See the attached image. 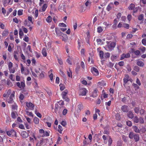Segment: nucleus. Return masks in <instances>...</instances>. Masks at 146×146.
<instances>
[{"label": "nucleus", "mask_w": 146, "mask_h": 146, "mask_svg": "<svg viewBox=\"0 0 146 146\" xmlns=\"http://www.w3.org/2000/svg\"><path fill=\"white\" fill-rule=\"evenodd\" d=\"M98 90L96 89H95L94 90L92 96L94 98L98 96Z\"/></svg>", "instance_id": "20"}, {"label": "nucleus", "mask_w": 146, "mask_h": 146, "mask_svg": "<svg viewBox=\"0 0 146 146\" xmlns=\"http://www.w3.org/2000/svg\"><path fill=\"white\" fill-rule=\"evenodd\" d=\"M113 6V4L111 3L109 4L107 7V10L108 11H109L111 10Z\"/></svg>", "instance_id": "19"}, {"label": "nucleus", "mask_w": 146, "mask_h": 146, "mask_svg": "<svg viewBox=\"0 0 146 146\" xmlns=\"http://www.w3.org/2000/svg\"><path fill=\"white\" fill-rule=\"evenodd\" d=\"M8 34V31L7 30H5L3 32L2 35L3 36H7Z\"/></svg>", "instance_id": "31"}, {"label": "nucleus", "mask_w": 146, "mask_h": 146, "mask_svg": "<svg viewBox=\"0 0 146 146\" xmlns=\"http://www.w3.org/2000/svg\"><path fill=\"white\" fill-rule=\"evenodd\" d=\"M123 27L126 29H128L129 27V25L128 24L123 23Z\"/></svg>", "instance_id": "51"}, {"label": "nucleus", "mask_w": 146, "mask_h": 146, "mask_svg": "<svg viewBox=\"0 0 146 146\" xmlns=\"http://www.w3.org/2000/svg\"><path fill=\"white\" fill-rule=\"evenodd\" d=\"M85 50L84 49V48H82L81 49V51H80V53L81 54L82 56H84L85 55Z\"/></svg>", "instance_id": "50"}, {"label": "nucleus", "mask_w": 146, "mask_h": 146, "mask_svg": "<svg viewBox=\"0 0 146 146\" xmlns=\"http://www.w3.org/2000/svg\"><path fill=\"white\" fill-rule=\"evenodd\" d=\"M134 70L136 72H139V68L138 66H136L134 67Z\"/></svg>", "instance_id": "63"}, {"label": "nucleus", "mask_w": 146, "mask_h": 146, "mask_svg": "<svg viewBox=\"0 0 146 146\" xmlns=\"http://www.w3.org/2000/svg\"><path fill=\"white\" fill-rule=\"evenodd\" d=\"M107 45L106 46V49L108 51H112L115 47L116 44L114 42L107 41Z\"/></svg>", "instance_id": "1"}, {"label": "nucleus", "mask_w": 146, "mask_h": 146, "mask_svg": "<svg viewBox=\"0 0 146 146\" xmlns=\"http://www.w3.org/2000/svg\"><path fill=\"white\" fill-rule=\"evenodd\" d=\"M39 119L36 117H35L34 118V122L35 124H38L39 123Z\"/></svg>", "instance_id": "26"}, {"label": "nucleus", "mask_w": 146, "mask_h": 146, "mask_svg": "<svg viewBox=\"0 0 146 146\" xmlns=\"http://www.w3.org/2000/svg\"><path fill=\"white\" fill-rule=\"evenodd\" d=\"M126 124L128 126L130 127L132 126V123L131 121H129L126 122Z\"/></svg>", "instance_id": "48"}, {"label": "nucleus", "mask_w": 146, "mask_h": 146, "mask_svg": "<svg viewBox=\"0 0 146 146\" xmlns=\"http://www.w3.org/2000/svg\"><path fill=\"white\" fill-rule=\"evenodd\" d=\"M96 41L98 44L102 45L103 44V42L102 40L100 38H98L96 40Z\"/></svg>", "instance_id": "33"}, {"label": "nucleus", "mask_w": 146, "mask_h": 146, "mask_svg": "<svg viewBox=\"0 0 146 146\" xmlns=\"http://www.w3.org/2000/svg\"><path fill=\"white\" fill-rule=\"evenodd\" d=\"M86 89L85 88H83L81 89L80 91V95L82 96H85L86 95L87 91Z\"/></svg>", "instance_id": "17"}, {"label": "nucleus", "mask_w": 146, "mask_h": 146, "mask_svg": "<svg viewBox=\"0 0 146 146\" xmlns=\"http://www.w3.org/2000/svg\"><path fill=\"white\" fill-rule=\"evenodd\" d=\"M103 31L102 28L101 26L98 27L97 28V31L99 33H101Z\"/></svg>", "instance_id": "28"}, {"label": "nucleus", "mask_w": 146, "mask_h": 146, "mask_svg": "<svg viewBox=\"0 0 146 146\" xmlns=\"http://www.w3.org/2000/svg\"><path fill=\"white\" fill-rule=\"evenodd\" d=\"M140 131L142 132V133H145L146 131V129L145 127H143L141 129Z\"/></svg>", "instance_id": "53"}, {"label": "nucleus", "mask_w": 146, "mask_h": 146, "mask_svg": "<svg viewBox=\"0 0 146 146\" xmlns=\"http://www.w3.org/2000/svg\"><path fill=\"white\" fill-rule=\"evenodd\" d=\"M99 55L100 58H101V59H102L104 58V52L102 50L100 51L99 52Z\"/></svg>", "instance_id": "34"}, {"label": "nucleus", "mask_w": 146, "mask_h": 146, "mask_svg": "<svg viewBox=\"0 0 146 146\" xmlns=\"http://www.w3.org/2000/svg\"><path fill=\"white\" fill-rule=\"evenodd\" d=\"M11 90H8L7 92L5 93L3 95V96L4 97H7L11 94Z\"/></svg>", "instance_id": "15"}, {"label": "nucleus", "mask_w": 146, "mask_h": 146, "mask_svg": "<svg viewBox=\"0 0 146 146\" xmlns=\"http://www.w3.org/2000/svg\"><path fill=\"white\" fill-rule=\"evenodd\" d=\"M12 109L14 110H17V105L15 104H14L12 106Z\"/></svg>", "instance_id": "64"}, {"label": "nucleus", "mask_w": 146, "mask_h": 146, "mask_svg": "<svg viewBox=\"0 0 146 146\" xmlns=\"http://www.w3.org/2000/svg\"><path fill=\"white\" fill-rule=\"evenodd\" d=\"M133 129L135 132L136 133H140V130L138 129V127L136 126H133Z\"/></svg>", "instance_id": "21"}, {"label": "nucleus", "mask_w": 146, "mask_h": 146, "mask_svg": "<svg viewBox=\"0 0 146 146\" xmlns=\"http://www.w3.org/2000/svg\"><path fill=\"white\" fill-rule=\"evenodd\" d=\"M135 7V5L133 4H131L129 7V9L130 10H132Z\"/></svg>", "instance_id": "41"}, {"label": "nucleus", "mask_w": 146, "mask_h": 146, "mask_svg": "<svg viewBox=\"0 0 146 146\" xmlns=\"http://www.w3.org/2000/svg\"><path fill=\"white\" fill-rule=\"evenodd\" d=\"M57 60L58 63L60 65H62L63 64L62 61L60 58H58Z\"/></svg>", "instance_id": "59"}, {"label": "nucleus", "mask_w": 146, "mask_h": 146, "mask_svg": "<svg viewBox=\"0 0 146 146\" xmlns=\"http://www.w3.org/2000/svg\"><path fill=\"white\" fill-rule=\"evenodd\" d=\"M91 71L94 76H97L99 74V72L98 69L94 67L91 68Z\"/></svg>", "instance_id": "5"}, {"label": "nucleus", "mask_w": 146, "mask_h": 146, "mask_svg": "<svg viewBox=\"0 0 146 146\" xmlns=\"http://www.w3.org/2000/svg\"><path fill=\"white\" fill-rule=\"evenodd\" d=\"M137 64L138 66L143 67L144 65V63L138 60L137 62Z\"/></svg>", "instance_id": "24"}, {"label": "nucleus", "mask_w": 146, "mask_h": 146, "mask_svg": "<svg viewBox=\"0 0 146 146\" xmlns=\"http://www.w3.org/2000/svg\"><path fill=\"white\" fill-rule=\"evenodd\" d=\"M32 13L34 18L36 19L38 16V11L37 9H33L32 10Z\"/></svg>", "instance_id": "8"}, {"label": "nucleus", "mask_w": 146, "mask_h": 146, "mask_svg": "<svg viewBox=\"0 0 146 146\" xmlns=\"http://www.w3.org/2000/svg\"><path fill=\"white\" fill-rule=\"evenodd\" d=\"M110 56V54L108 53H106L104 54V56L106 58H108Z\"/></svg>", "instance_id": "62"}, {"label": "nucleus", "mask_w": 146, "mask_h": 146, "mask_svg": "<svg viewBox=\"0 0 146 146\" xmlns=\"http://www.w3.org/2000/svg\"><path fill=\"white\" fill-rule=\"evenodd\" d=\"M117 58V56H116L112 55L111 57V59L112 61H114Z\"/></svg>", "instance_id": "43"}, {"label": "nucleus", "mask_w": 146, "mask_h": 146, "mask_svg": "<svg viewBox=\"0 0 146 146\" xmlns=\"http://www.w3.org/2000/svg\"><path fill=\"white\" fill-rule=\"evenodd\" d=\"M62 142V141L61 140V138L60 137H58V139L56 143L57 144H61Z\"/></svg>", "instance_id": "39"}, {"label": "nucleus", "mask_w": 146, "mask_h": 146, "mask_svg": "<svg viewBox=\"0 0 146 146\" xmlns=\"http://www.w3.org/2000/svg\"><path fill=\"white\" fill-rule=\"evenodd\" d=\"M129 137L131 139L134 138L135 142H137L139 140V135L138 134L134 133L133 132L129 133Z\"/></svg>", "instance_id": "2"}, {"label": "nucleus", "mask_w": 146, "mask_h": 146, "mask_svg": "<svg viewBox=\"0 0 146 146\" xmlns=\"http://www.w3.org/2000/svg\"><path fill=\"white\" fill-rule=\"evenodd\" d=\"M129 76L128 75L126 74L125 75V78L123 79L124 85V84H126L127 82L129 81Z\"/></svg>", "instance_id": "13"}, {"label": "nucleus", "mask_w": 146, "mask_h": 146, "mask_svg": "<svg viewBox=\"0 0 146 146\" xmlns=\"http://www.w3.org/2000/svg\"><path fill=\"white\" fill-rule=\"evenodd\" d=\"M86 9V8L85 7H84L83 6L81 8V9L80 10V12H82L85 11Z\"/></svg>", "instance_id": "58"}, {"label": "nucleus", "mask_w": 146, "mask_h": 146, "mask_svg": "<svg viewBox=\"0 0 146 146\" xmlns=\"http://www.w3.org/2000/svg\"><path fill=\"white\" fill-rule=\"evenodd\" d=\"M21 135L23 138L27 137L29 135V134L26 131H23L21 133Z\"/></svg>", "instance_id": "14"}, {"label": "nucleus", "mask_w": 146, "mask_h": 146, "mask_svg": "<svg viewBox=\"0 0 146 146\" xmlns=\"http://www.w3.org/2000/svg\"><path fill=\"white\" fill-rule=\"evenodd\" d=\"M13 65V63L11 62H9V64H8L9 69L11 68H12Z\"/></svg>", "instance_id": "56"}, {"label": "nucleus", "mask_w": 146, "mask_h": 146, "mask_svg": "<svg viewBox=\"0 0 146 146\" xmlns=\"http://www.w3.org/2000/svg\"><path fill=\"white\" fill-rule=\"evenodd\" d=\"M133 120L134 122L136 123H138L139 122V119H138V118L137 116L134 117L133 119Z\"/></svg>", "instance_id": "35"}, {"label": "nucleus", "mask_w": 146, "mask_h": 146, "mask_svg": "<svg viewBox=\"0 0 146 146\" xmlns=\"http://www.w3.org/2000/svg\"><path fill=\"white\" fill-rule=\"evenodd\" d=\"M115 117L116 119L117 120H119L120 119V117L119 115L117 113L115 115Z\"/></svg>", "instance_id": "57"}, {"label": "nucleus", "mask_w": 146, "mask_h": 146, "mask_svg": "<svg viewBox=\"0 0 146 146\" xmlns=\"http://www.w3.org/2000/svg\"><path fill=\"white\" fill-rule=\"evenodd\" d=\"M17 86L20 88H23L25 86V83L24 82H21V83L17 82Z\"/></svg>", "instance_id": "9"}, {"label": "nucleus", "mask_w": 146, "mask_h": 146, "mask_svg": "<svg viewBox=\"0 0 146 146\" xmlns=\"http://www.w3.org/2000/svg\"><path fill=\"white\" fill-rule=\"evenodd\" d=\"M35 113L36 115L39 117L41 118L42 117V115L39 112H37L36 110H35Z\"/></svg>", "instance_id": "37"}, {"label": "nucleus", "mask_w": 146, "mask_h": 146, "mask_svg": "<svg viewBox=\"0 0 146 146\" xmlns=\"http://www.w3.org/2000/svg\"><path fill=\"white\" fill-rule=\"evenodd\" d=\"M67 93L68 92L67 91L65 90L62 93V97H64V96H66Z\"/></svg>", "instance_id": "44"}, {"label": "nucleus", "mask_w": 146, "mask_h": 146, "mask_svg": "<svg viewBox=\"0 0 146 146\" xmlns=\"http://www.w3.org/2000/svg\"><path fill=\"white\" fill-rule=\"evenodd\" d=\"M140 50L143 53L146 50V48L144 47H142L140 48Z\"/></svg>", "instance_id": "60"}, {"label": "nucleus", "mask_w": 146, "mask_h": 146, "mask_svg": "<svg viewBox=\"0 0 146 146\" xmlns=\"http://www.w3.org/2000/svg\"><path fill=\"white\" fill-rule=\"evenodd\" d=\"M42 53L44 56L46 57V56L47 53L46 52V49L44 48L42 49Z\"/></svg>", "instance_id": "27"}, {"label": "nucleus", "mask_w": 146, "mask_h": 146, "mask_svg": "<svg viewBox=\"0 0 146 146\" xmlns=\"http://www.w3.org/2000/svg\"><path fill=\"white\" fill-rule=\"evenodd\" d=\"M121 110L124 112H127L129 111V108L127 106L124 105L122 106L121 108Z\"/></svg>", "instance_id": "12"}, {"label": "nucleus", "mask_w": 146, "mask_h": 146, "mask_svg": "<svg viewBox=\"0 0 146 146\" xmlns=\"http://www.w3.org/2000/svg\"><path fill=\"white\" fill-rule=\"evenodd\" d=\"M131 52H134L135 54L136 55H139L140 54V52L139 50H136L135 51L134 49H132Z\"/></svg>", "instance_id": "23"}, {"label": "nucleus", "mask_w": 146, "mask_h": 146, "mask_svg": "<svg viewBox=\"0 0 146 146\" xmlns=\"http://www.w3.org/2000/svg\"><path fill=\"white\" fill-rule=\"evenodd\" d=\"M58 107H59V106H58V104H55V107H54L55 110V112L56 113L57 112V111L58 110Z\"/></svg>", "instance_id": "40"}, {"label": "nucleus", "mask_w": 146, "mask_h": 146, "mask_svg": "<svg viewBox=\"0 0 146 146\" xmlns=\"http://www.w3.org/2000/svg\"><path fill=\"white\" fill-rule=\"evenodd\" d=\"M21 72L22 74H24V67H23V65L22 64H21Z\"/></svg>", "instance_id": "45"}, {"label": "nucleus", "mask_w": 146, "mask_h": 146, "mask_svg": "<svg viewBox=\"0 0 146 146\" xmlns=\"http://www.w3.org/2000/svg\"><path fill=\"white\" fill-rule=\"evenodd\" d=\"M123 23L122 22L119 23L117 25V27L118 28H120L121 27H123Z\"/></svg>", "instance_id": "61"}, {"label": "nucleus", "mask_w": 146, "mask_h": 146, "mask_svg": "<svg viewBox=\"0 0 146 146\" xmlns=\"http://www.w3.org/2000/svg\"><path fill=\"white\" fill-rule=\"evenodd\" d=\"M127 115L128 117L131 119H132L134 117V114L131 111H129L127 113Z\"/></svg>", "instance_id": "16"}, {"label": "nucleus", "mask_w": 146, "mask_h": 146, "mask_svg": "<svg viewBox=\"0 0 146 146\" xmlns=\"http://www.w3.org/2000/svg\"><path fill=\"white\" fill-rule=\"evenodd\" d=\"M133 86L135 88V90L139 88V87L138 85L136 84L133 83Z\"/></svg>", "instance_id": "54"}, {"label": "nucleus", "mask_w": 146, "mask_h": 146, "mask_svg": "<svg viewBox=\"0 0 146 146\" xmlns=\"http://www.w3.org/2000/svg\"><path fill=\"white\" fill-rule=\"evenodd\" d=\"M55 32L57 36H62L63 35V33H62L60 29L57 28H55Z\"/></svg>", "instance_id": "11"}, {"label": "nucleus", "mask_w": 146, "mask_h": 146, "mask_svg": "<svg viewBox=\"0 0 146 146\" xmlns=\"http://www.w3.org/2000/svg\"><path fill=\"white\" fill-rule=\"evenodd\" d=\"M43 142L42 139L41 140L39 141V143H38L36 144V146H40L43 143Z\"/></svg>", "instance_id": "38"}, {"label": "nucleus", "mask_w": 146, "mask_h": 146, "mask_svg": "<svg viewBox=\"0 0 146 146\" xmlns=\"http://www.w3.org/2000/svg\"><path fill=\"white\" fill-rule=\"evenodd\" d=\"M39 133H40L42 137H44L49 136L50 132L49 131H45L43 129H40L39 130Z\"/></svg>", "instance_id": "3"}, {"label": "nucleus", "mask_w": 146, "mask_h": 146, "mask_svg": "<svg viewBox=\"0 0 146 146\" xmlns=\"http://www.w3.org/2000/svg\"><path fill=\"white\" fill-rule=\"evenodd\" d=\"M9 70L10 73H14L15 72V68H11L9 69Z\"/></svg>", "instance_id": "30"}, {"label": "nucleus", "mask_w": 146, "mask_h": 146, "mask_svg": "<svg viewBox=\"0 0 146 146\" xmlns=\"http://www.w3.org/2000/svg\"><path fill=\"white\" fill-rule=\"evenodd\" d=\"M23 11L22 10H19L18 11L17 14L18 15H21L23 14Z\"/></svg>", "instance_id": "49"}, {"label": "nucleus", "mask_w": 146, "mask_h": 146, "mask_svg": "<svg viewBox=\"0 0 146 146\" xmlns=\"http://www.w3.org/2000/svg\"><path fill=\"white\" fill-rule=\"evenodd\" d=\"M26 113L28 115H29V116H32V117H33V114L32 112L27 111L26 112Z\"/></svg>", "instance_id": "52"}, {"label": "nucleus", "mask_w": 146, "mask_h": 146, "mask_svg": "<svg viewBox=\"0 0 146 146\" xmlns=\"http://www.w3.org/2000/svg\"><path fill=\"white\" fill-rule=\"evenodd\" d=\"M47 6L48 5L46 4H44L42 7V10L41 11L42 12H44L45 11L47 7Z\"/></svg>", "instance_id": "25"}, {"label": "nucleus", "mask_w": 146, "mask_h": 146, "mask_svg": "<svg viewBox=\"0 0 146 146\" xmlns=\"http://www.w3.org/2000/svg\"><path fill=\"white\" fill-rule=\"evenodd\" d=\"M59 86L60 87V89L61 90H63L65 88V86L62 84H60Z\"/></svg>", "instance_id": "42"}, {"label": "nucleus", "mask_w": 146, "mask_h": 146, "mask_svg": "<svg viewBox=\"0 0 146 146\" xmlns=\"http://www.w3.org/2000/svg\"><path fill=\"white\" fill-rule=\"evenodd\" d=\"M7 134L9 137H17L16 132L13 129H11L9 131H7Z\"/></svg>", "instance_id": "4"}, {"label": "nucleus", "mask_w": 146, "mask_h": 146, "mask_svg": "<svg viewBox=\"0 0 146 146\" xmlns=\"http://www.w3.org/2000/svg\"><path fill=\"white\" fill-rule=\"evenodd\" d=\"M49 73L50 74L49 75V78L51 81H52L53 80V74H52V70H50L49 72Z\"/></svg>", "instance_id": "22"}, {"label": "nucleus", "mask_w": 146, "mask_h": 146, "mask_svg": "<svg viewBox=\"0 0 146 146\" xmlns=\"http://www.w3.org/2000/svg\"><path fill=\"white\" fill-rule=\"evenodd\" d=\"M67 73L68 76L69 77H72V72L69 69V71L67 72Z\"/></svg>", "instance_id": "47"}, {"label": "nucleus", "mask_w": 146, "mask_h": 146, "mask_svg": "<svg viewBox=\"0 0 146 146\" xmlns=\"http://www.w3.org/2000/svg\"><path fill=\"white\" fill-rule=\"evenodd\" d=\"M52 20V18L50 16H48L46 19V21L48 23H50L51 22Z\"/></svg>", "instance_id": "32"}, {"label": "nucleus", "mask_w": 146, "mask_h": 146, "mask_svg": "<svg viewBox=\"0 0 146 146\" xmlns=\"http://www.w3.org/2000/svg\"><path fill=\"white\" fill-rule=\"evenodd\" d=\"M130 55L129 53H127L126 54H123L121 56L120 60H122L124 59L125 58H128L130 57Z\"/></svg>", "instance_id": "7"}, {"label": "nucleus", "mask_w": 146, "mask_h": 146, "mask_svg": "<svg viewBox=\"0 0 146 146\" xmlns=\"http://www.w3.org/2000/svg\"><path fill=\"white\" fill-rule=\"evenodd\" d=\"M26 105L27 107L30 108L31 110H33L34 109V105L31 102H27L26 103Z\"/></svg>", "instance_id": "10"}, {"label": "nucleus", "mask_w": 146, "mask_h": 146, "mask_svg": "<svg viewBox=\"0 0 146 146\" xmlns=\"http://www.w3.org/2000/svg\"><path fill=\"white\" fill-rule=\"evenodd\" d=\"M15 92L13 91V92L11 94L10 97L9 99L7 100V102L9 104L12 103L13 102V98L14 97Z\"/></svg>", "instance_id": "6"}, {"label": "nucleus", "mask_w": 146, "mask_h": 146, "mask_svg": "<svg viewBox=\"0 0 146 146\" xmlns=\"http://www.w3.org/2000/svg\"><path fill=\"white\" fill-rule=\"evenodd\" d=\"M17 115V114L14 112H12L11 113V117L13 119L15 118Z\"/></svg>", "instance_id": "36"}, {"label": "nucleus", "mask_w": 146, "mask_h": 146, "mask_svg": "<svg viewBox=\"0 0 146 146\" xmlns=\"http://www.w3.org/2000/svg\"><path fill=\"white\" fill-rule=\"evenodd\" d=\"M18 53L17 51H14V57L15 60L18 61Z\"/></svg>", "instance_id": "18"}, {"label": "nucleus", "mask_w": 146, "mask_h": 146, "mask_svg": "<svg viewBox=\"0 0 146 146\" xmlns=\"http://www.w3.org/2000/svg\"><path fill=\"white\" fill-rule=\"evenodd\" d=\"M139 122L141 123H144V120L143 118L140 117L139 118Z\"/></svg>", "instance_id": "55"}, {"label": "nucleus", "mask_w": 146, "mask_h": 146, "mask_svg": "<svg viewBox=\"0 0 146 146\" xmlns=\"http://www.w3.org/2000/svg\"><path fill=\"white\" fill-rule=\"evenodd\" d=\"M58 26L60 27H66V25L64 23H60L59 24Z\"/></svg>", "instance_id": "46"}, {"label": "nucleus", "mask_w": 146, "mask_h": 146, "mask_svg": "<svg viewBox=\"0 0 146 146\" xmlns=\"http://www.w3.org/2000/svg\"><path fill=\"white\" fill-rule=\"evenodd\" d=\"M63 130L62 127L60 125H58V131L61 134L62 133Z\"/></svg>", "instance_id": "29"}]
</instances>
